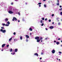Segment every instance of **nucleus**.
Segmentation results:
<instances>
[{
    "instance_id": "nucleus-1",
    "label": "nucleus",
    "mask_w": 62,
    "mask_h": 62,
    "mask_svg": "<svg viewBox=\"0 0 62 62\" xmlns=\"http://www.w3.org/2000/svg\"><path fill=\"white\" fill-rule=\"evenodd\" d=\"M0 31L1 32H2L3 33H5L6 32V30H3L2 29H1Z\"/></svg>"
},
{
    "instance_id": "nucleus-2",
    "label": "nucleus",
    "mask_w": 62,
    "mask_h": 62,
    "mask_svg": "<svg viewBox=\"0 0 62 62\" xmlns=\"http://www.w3.org/2000/svg\"><path fill=\"white\" fill-rule=\"evenodd\" d=\"M17 21V18H16L15 17H13V19H12V21Z\"/></svg>"
},
{
    "instance_id": "nucleus-3",
    "label": "nucleus",
    "mask_w": 62,
    "mask_h": 62,
    "mask_svg": "<svg viewBox=\"0 0 62 62\" xmlns=\"http://www.w3.org/2000/svg\"><path fill=\"white\" fill-rule=\"evenodd\" d=\"M39 39V37L38 36L37 37H36L35 38V39H37V40L38 39Z\"/></svg>"
},
{
    "instance_id": "nucleus-4",
    "label": "nucleus",
    "mask_w": 62,
    "mask_h": 62,
    "mask_svg": "<svg viewBox=\"0 0 62 62\" xmlns=\"http://www.w3.org/2000/svg\"><path fill=\"white\" fill-rule=\"evenodd\" d=\"M9 13L10 14H12L13 13V12L12 11H9Z\"/></svg>"
},
{
    "instance_id": "nucleus-5",
    "label": "nucleus",
    "mask_w": 62,
    "mask_h": 62,
    "mask_svg": "<svg viewBox=\"0 0 62 62\" xmlns=\"http://www.w3.org/2000/svg\"><path fill=\"white\" fill-rule=\"evenodd\" d=\"M34 55H36L37 56H39V54L37 53H35L34 54Z\"/></svg>"
},
{
    "instance_id": "nucleus-6",
    "label": "nucleus",
    "mask_w": 62,
    "mask_h": 62,
    "mask_svg": "<svg viewBox=\"0 0 62 62\" xmlns=\"http://www.w3.org/2000/svg\"><path fill=\"white\" fill-rule=\"evenodd\" d=\"M52 52V54H54V53H55V50H53Z\"/></svg>"
},
{
    "instance_id": "nucleus-7",
    "label": "nucleus",
    "mask_w": 62,
    "mask_h": 62,
    "mask_svg": "<svg viewBox=\"0 0 62 62\" xmlns=\"http://www.w3.org/2000/svg\"><path fill=\"white\" fill-rule=\"evenodd\" d=\"M26 36V38H27V39H28L29 38V36H28V35H26V36Z\"/></svg>"
},
{
    "instance_id": "nucleus-8",
    "label": "nucleus",
    "mask_w": 62,
    "mask_h": 62,
    "mask_svg": "<svg viewBox=\"0 0 62 62\" xmlns=\"http://www.w3.org/2000/svg\"><path fill=\"white\" fill-rule=\"evenodd\" d=\"M49 28L50 29H53V28H54V26H51L49 27Z\"/></svg>"
},
{
    "instance_id": "nucleus-9",
    "label": "nucleus",
    "mask_w": 62,
    "mask_h": 62,
    "mask_svg": "<svg viewBox=\"0 0 62 62\" xmlns=\"http://www.w3.org/2000/svg\"><path fill=\"white\" fill-rule=\"evenodd\" d=\"M18 51V49H15V52H17Z\"/></svg>"
},
{
    "instance_id": "nucleus-10",
    "label": "nucleus",
    "mask_w": 62,
    "mask_h": 62,
    "mask_svg": "<svg viewBox=\"0 0 62 62\" xmlns=\"http://www.w3.org/2000/svg\"><path fill=\"white\" fill-rule=\"evenodd\" d=\"M5 21L6 22H7V21H8V18H6L5 19Z\"/></svg>"
},
{
    "instance_id": "nucleus-11",
    "label": "nucleus",
    "mask_w": 62,
    "mask_h": 62,
    "mask_svg": "<svg viewBox=\"0 0 62 62\" xmlns=\"http://www.w3.org/2000/svg\"><path fill=\"white\" fill-rule=\"evenodd\" d=\"M5 46V44H3L2 45V47H4Z\"/></svg>"
},
{
    "instance_id": "nucleus-12",
    "label": "nucleus",
    "mask_w": 62,
    "mask_h": 62,
    "mask_svg": "<svg viewBox=\"0 0 62 62\" xmlns=\"http://www.w3.org/2000/svg\"><path fill=\"white\" fill-rule=\"evenodd\" d=\"M59 43H60L59 42H56V44L57 45H58V44H59Z\"/></svg>"
},
{
    "instance_id": "nucleus-13",
    "label": "nucleus",
    "mask_w": 62,
    "mask_h": 62,
    "mask_svg": "<svg viewBox=\"0 0 62 62\" xmlns=\"http://www.w3.org/2000/svg\"><path fill=\"white\" fill-rule=\"evenodd\" d=\"M39 41H40V39H38L37 40V42H39Z\"/></svg>"
},
{
    "instance_id": "nucleus-14",
    "label": "nucleus",
    "mask_w": 62,
    "mask_h": 62,
    "mask_svg": "<svg viewBox=\"0 0 62 62\" xmlns=\"http://www.w3.org/2000/svg\"><path fill=\"white\" fill-rule=\"evenodd\" d=\"M11 40H12V38H10V39H9V41H11Z\"/></svg>"
},
{
    "instance_id": "nucleus-15",
    "label": "nucleus",
    "mask_w": 62,
    "mask_h": 62,
    "mask_svg": "<svg viewBox=\"0 0 62 62\" xmlns=\"http://www.w3.org/2000/svg\"><path fill=\"white\" fill-rule=\"evenodd\" d=\"M29 30H30V31H32V29L31 28H29Z\"/></svg>"
},
{
    "instance_id": "nucleus-16",
    "label": "nucleus",
    "mask_w": 62,
    "mask_h": 62,
    "mask_svg": "<svg viewBox=\"0 0 62 62\" xmlns=\"http://www.w3.org/2000/svg\"><path fill=\"white\" fill-rule=\"evenodd\" d=\"M7 23L8 24H10V22H9L8 21L7 22Z\"/></svg>"
},
{
    "instance_id": "nucleus-17",
    "label": "nucleus",
    "mask_w": 62,
    "mask_h": 62,
    "mask_svg": "<svg viewBox=\"0 0 62 62\" xmlns=\"http://www.w3.org/2000/svg\"><path fill=\"white\" fill-rule=\"evenodd\" d=\"M5 25L6 26H9V25L8 24H6Z\"/></svg>"
},
{
    "instance_id": "nucleus-18",
    "label": "nucleus",
    "mask_w": 62,
    "mask_h": 62,
    "mask_svg": "<svg viewBox=\"0 0 62 62\" xmlns=\"http://www.w3.org/2000/svg\"><path fill=\"white\" fill-rule=\"evenodd\" d=\"M10 52H12V48H11L10 50Z\"/></svg>"
},
{
    "instance_id": "nucleus-19",
    "label": "nucleus",
    "mask_w": 62,
    "mask_h": 62,
    "mask_svg": "<svg viewBox=\"0 0 62 62\" xmlns=\"http://www.w3.org/2000/svg\"><path fill=\"white\" fill-rule=\"evenodd\" d=\"M2 25H3V26H4V25H5V23H2Z\"/></svg>"
},
{
    "instance_id": "nucleus-20",
    "label": "nucleus",
    "mask_w": 62,
    "mask_h": 62,
    "mask_svg": "<svg viewBox=\"0 0 62 62\" xmlns=\"http://www.w3.org/2000/svg\"><path fill=\"white\" fill-rule=\"evenodd\" d=\"M20 39L22 40L23 39V37H22V36H21L20 37Z\"/></svg>"
},
{
    "instance_id": "nucleus-21",
    "label": "nucleus",
    "mask_w": 62,
    "mask_h": 62,
    "mask_svg": "<svg viewBox=\"0 0 62 62\" xmlns=\"http://www.w3.org/2000/svg\"><path fill=\"white\" fill-rule=\"evenodd\" d=\"M42 39V37H40V39H39L40 40H42V39Z\"/></svg>"
},
{
    "instance_id": "nucleus-22",
    "label": "nucleus",
    "mask_w": 62,
    "mask_h": 62,
    "mask_svg": "<svg viewBox=\"0 0 62 62\" xmlns=\"http://www.w3.org/2000/svg\"><path fill=\"white\" fill-rule=\"evenodd\" d=\"M40 22L41 23H42V20H41L40 21Z\"/></svg>"
},
{
    "instance_id": "nucleus-23",
    "label": "nucleus",
    "mask_w": 62,
    "mask_h": 62,
    "mask_svg": "<svg viewBox=\"0 0 62 62\" xmlns=\"http://www.w3.org/2000/svg\"><path fill=\"white\" fill-rule=\"evenodd\" d=\"M44 6L45 8H46V5L45 4H44Z\"/></svg>"
},
{
    "instance_id": "nucleus-24",
    "label": "nucleus",
    "mask_w": 62,
    "mask_h": 62,
    "mask_svg": "<svg viewBox=\"0 0 62 62\" xmlns=\"http://www.w3.org/2000/svg\"><path fill=\"white\" fill-rule=\"evenodd\" d=\"M41 2L39 3H38L39 5H41Z\"/></svg>"
},
{
    "instance_id": "nucleus-25",
    "label": "nucleus",
    "mask_w": 62,
    "mask_h": 62,
    "mask_svg": "<svg viewBox=\"0 0 62 62\" xmlns=\"http://www.w3.org/2000/svg\"><path fill=\"white\" fill-rule=\"evenodd\" d=\"M22 21H24V18H23L22 19Z\"/></svg>"
},
{
    "instance_id": "nucleus-26",
    "label": "nucleus",
    "mask_w": 62,
    "mask_h": 62,
    "mask_svg": "<svg viewBox=\"0 0 62 62\" xmlns=\"http://www.w3.org/2000/svg\"><path fill=\"white\" fill-rule=\"evenodd\" d=\"M57 5L58 6H59V3H58L57 4Z\"/></svg>"
},
{
    "instance_id": "nucleus-27",
    "label": "nucleus",
    "mask_w": 62,
    "mask_h": 62,
    "mask_svg": "<svg viewBox=\"0 0 62 62\" xmlns=\"http://www.w3.org/2000/svg\"><path fill=\"white\" fill-rule=\"evenodd\" d=\"M1 29H4V27H1Z\"/></svg>"
},
{
    "instance_id": "nucleus-28",
    "label": "nucleus",
    "mask_w": 62,
    "mask_h": 62,
    "mask_svg": "<svg viewBox=\"0 0 62 62\" xmlns=\"http://www.w3.org/2000/svg\"><path fill=\"white\" fill-rule=\"evenodd\" d=\"M49 22H51V20L50 19L48 20Z\"/></svg>"
},
{
    "instance_id": "nucleus-29",
    "label": "nucleus",
    "mask_w": 62,
    "mask_h": 62,
    "mask_svg": "<svg viewBox=\"0 0 62 62\" xmlns=\"http://www.w3.org/2000/svg\"><path fill=\"white\" fill-rule=\"evenodd\" d=\"M44 24L43 23H42L41 24V26H43Z\"/></svg>"
},
{
    "instance_id": "nucleus-30",
    "label": "nucleus",
    "mask_w": 62,
    "mask_h": 62,
    "mask_svg": "<svg viewBox=\"0 0 62 62\" xmlns=\"http://www.w3.org/2000/svg\"><path fill=\"white\" fill-rule=\"evenodd\" d=\"M48 37H47V38H46L45 39V40H47V39H48Z\"/></svg>"
},
{
    "instance_id": "nucleus-31",
    "label": "nucleus",
    "mask_w": 62,
    "mask_h": 62,
    "mask_svg": "<svg viewBox=\"0 0 62 62\" xmlns=\"http://www.w3.org/2000/svg\"><path fill=\"white\" fill-rule=\"evenodd\" d=\"M62 10V8L59 9L60 10Z\"/></svg>"
},
{
    "instance_id": "nucleus-32",
    "label": "nucleus",
    "mask_w": 62,
    "mask_h": 62,
    "mask_svg": "<svg viewBox=\"0 0 62 62\" xmlns=\"http://www.w3.org/2000/svg\"><path fill=\"white\" fill-rule=\"evenodd\" d=\"M6 46H7V47H8L9 46V45H7Z\"/></svg>"
},
{
    "instance_id": "nucleus-33",
    "label": "nucleus",
    "mask_w": 62,
    "mask_h": 62,
    "mask_svg": "<svg viewBox=\"0 0 62 62\" xmlns=\"http://www.w3.org/2000/svg\"><path fill=\"white\" fill-rule=\"evenodd\" d=\"M60 14L61 15H62V12H60Z\"/></svg>"
},
{
    "instance_id": "nucleus-34",
    "label": "nucleus",
    "mask_w": 62,
    "mask_h": 62,
    "mask_svg": "<svg viewBox=\"0 0 62 62\" xmlns=\"http://www.w3.org/2000/svg\"><path fill=\"white\" fill-rule=\"evenodd\" d=\"M14 54H15V53L14 52V53H12L13 55H14Z\"/></svg>"
},
{
    "instance_id": "nucleus-35",
    "label": "nucleus",
    "mask_w": 62,
    "mask_h": 62,
    "mask_svg": "<svg viewBox=\"0 0 62 62\" xmlns=\"http://www.w3.org/2000/svg\"><path fill=\"white\" fill-rule=\"evenodd\" d=\"M58 25H60V22H59L58 23Z\"/></svg>"
},
{
    "instance_id": "nucleus-36",
    "label": "nucleus",
    "mask_w": 62,
    "mask_h": 62,
    "mask_svg": "<svg viewBox=\"0 0 62 62\" xmlns=\"http://www.w3.org/2000/svg\"><path fill=\"white\" fill-rule=\"evenodd\" d=\"M18 14L19 15H21V14H20V13H19V12H18Z\"/></svg>"
},
{
    "instance_id": "nucleus-37",
    "label": "nucleus",
    "mask_w": 62,
    "mask_h": 62,
    "mask_svg": "<svg viewBox=\"0 0 62 62\" xmlns=\"http://www.w3.org/2000/svg\"><path fill=\"white\" fill-rule=\"evenodd\" d=\"M41 55H42V54H43V53L41 52Z\"/></svg>"
},
{
    "instance_id": "nucleus-38",
    "label": "nucleus",
    "mask_w": 62,
    "mask_h": 62,
    "mask_svg": "<svg viewBox=\"0 0 62 62\" xmlns=\"http://www.w3.org/2000/svg\"><path fill=\"white\" fill-rule=\"evenodd\" d=\"M42 20H44V18H42Z\"/></svg>"
},
{
    "instance_id": "nucleus-39",
    "label": "nucleus",
    "mask_w": 62,
    "mask_h": 62,
    "mask_svg": "<svg viewBox=\"0 0 62 62\" xmlns=\"http://www.w3.org/2000/svg\"><path fill=\"white\" fill-rule=\"evenodd\" d=\"M28 40L27 39H26V42H28Z\"/></svg>"
},
{
    "instance_id": "nucleus-40",
    "label": "nucleus",
    "mask_w": 62,
    "mask_h": 62,
    "mask_svg": "<svg viewBox=\"0 0 62 62\" xmlns=\"http://www.w3.org/2000/svg\"><path fill=\"white\" fill-rule=\"evenodd\" d=\"M14 35H16V33L14 32Z\"/></svg>"
},
{
    "instance_id": "nucleus-41",
    "label": "nucleus",
    "mask_w": 62,
    "mask_h": 62,
    "mask_svg": "<svg viewBox=\"0 0 62 62\" xmlns=\"http://www.w3.org/2000/svg\"><path fill=\"white\" fill-rule=\"evenodd\" d=\"M52 17H53V16H54V14H52Z\"/></svg>"
},
{
    "instance_id": "nucleus-42",
    "label": "nucleus",
    "mask_w": 62,
    "mask_h": 62,
    "mask_svg": "<svg viewBox=\"0 0 62 62\" xmlns=\"http://www.w3.org/2000/svg\"><path fill=\"white\" fill-rule=\"evenodd\" d=\"M57 20H58L59 19V18L58 17L57 18Z\"/></svg>"
},
{
    "instance_id": "nucleus-43",
    "label": "nucleus",
    "mask_w": 62,
    "mask_h": 62,
    "mask_svg": "<svg viewBox=\"0 0 62 62\" xmlns=\"http://www.w3.org/2000/svg\"><path fill=\"white\" fill-rule=\"evenodd\" d=\"M45 20V21H47V18H46Z\"/></svg>"
},
{
    "instance_id": "nucleus-44",
    "label": "nucleus",
    "mask_w": 62,
    "mask_h": 62,
    "mask_svg": "<svg viewBox=\"0 0 62 62\" xmlns=\"http://www.w3.org/2000/svg\"><path fill=\"white\" fill-rule=\"evenodd\" d=\"M60 40V38H58V40Z\"/></svg>"
},
{
    "instance_id": "nucleus-45",
    "label": "nucleus",
    "mask_w": 62,
    "mask_h": 62,
    "mask_svg": "<svg viewBox=\"0 0 62 62\" xmlns=\"http://www.w3.org/2000/svg\"><path fill=\"white\" fill-rule=\"evenodd\" d=\"M13 2H12L11 3V5H13Z\"/></svg>"
},
{
    "instance_id": "nucleus-46",
    "label": "nucleus",
    "mask_w": 62,
    "mask_h": 62,
    "mask_svg": "<svg viewBox=\"0 0 62 62\" xmlns=\"http://www.w3.org/2000/svg\"><path fill=\"white\" fill-rule=\"evenodd\" d=\"M59 53L60 54H61V52H59Z\"/></svg>"
},
{
    "instance_id": "nucleus-47",
    "label": "nucleus",
    "mask_w": 62,
    "mask_h": 62,
    "mask_svg": "<svg viewBox=\"0 0 62 62\" xmlns=\"http://www.w3.org/2000/svg\"><path fill=\"white\" fill-rule=\"evenodd\" d=\"M57 2H58V3H59V0H57Z\"/></svg>"
},
{
    "instance_id": "nucleus-48",
    "label": "nucleus",
    "mask_w": 62,
    "mask_h": 62,
    "mask_svg": "<svg viewBox=\"0 0 62 62\" xmlns=\"http://www.w3.org/2000/svg\"><path fill=\"white\" fill-rule=\"evenodd\" d=\"M46 30H48V29H47L46 28Z\"/></svg>"
},
{
    "instance_id": "nucleus-49",
    "label": "nucleus",
    "mask_w": 62,
    "mask_h": 62,
    "mask_svg": "<svg viewBox=\"0 0 62 62\" xmlns=\"http://www.w3.org/2000/svg\"><path fill=\"white\" fill-rule=\"evenodd\" d=\"M43 1L44 2H45V1H46V0H43Z\"/></svg>"
},
{
    "instance_id": "nucleus-50",
    "label": "nucleus",
    "mask_w": 62,
    "mask_h": 62,
    "mask_svg": "<svg viewBox=\"0 0 62 62\" xmlns=\"http://www.w3.org/2000/svg\"><path fill=\"white\" fill-rule=\"evenodd\" d=\"M39 7H41V5H39Z\"/></svg>"
},
{
    "instance_id": "nucleus-51",
    "label": "nucleus",
    "mask_w": 62,
    "mask_h": 62,
    "mask_svg": "<svg viewBox=\"0 0 62 62\" xmlns=\"http://www.w3.org/2000/svg\"><path fill=\"white\" fill-rule=\"evenodd\" d=\"M60 8H61L62 7L61 6H60Z\"/></svg>"
},
{
    "instance_id": "nucleus-52",
    "label": "nucleus",
    "mask_w": 62,
    "mask_h": 62,
    "mask_svg": "<svg viewBox=\"0 0 62 62\" xmlns=\"http://www.w3.org/2000/svg\"><path fill=\"white\" fill-rule=\"evenodd\" d=\"M40 59H42V58H40Z\"/></svg>"
},
{
    "instance_id": "nucleus-53",
    "label": "nucleus",
    "mask_w": 62,
    "mask_h": 62,
    "mask_svg": "<svg viewBox=\"0 0 62 62\" xmlns=\"http://www.w3.org/2000/svg\"><path fill=\"white\" fill-rule=\"evenodd\" d=\"M25 4H26V5H27V3L26 2L25 3Z\"/></svg>"
},
{
    "instance_id": "nucleus-54",
    "label": "nucleus",
    "mask_w": 62,
    "mask_h": 62,
    "mask_svg": "<svg viewBox=\"0 0 62 62\" xmlns=\"http://www.w3.org/2000/svg\"><path fill=\"white\" fill-rule=\"evenodd\" d=\"M54 42H55H55H56V41L55 40L54 41Z\"/></svg>"
},
{
    "instance_id": "nucleus-55",
    "label": "nucleus",
    "mask_w": 62,
    "mask_h": 62,
    "mask_svg": "<svg viewBox=\"0 0 62 62\" xmlns=\"http://www.w3.org/2000/svg\"><path fill=\"white\" fill-rule=\"evenodd\" d=\"M20 22V20H18V22Z\"/></svg>"
},
{
    "instance_id": "nucleus-56",
    "label": "nucleus",
    "mask_w": 62,
    "mask_h": 62,
    "mask_svg": "<svg viewBox=\"0 0 62 62\" xmlns=\"http://www.w3.org/2000/svg\"><path fill=\"white\" fill-rule=\"evenodd\" d=\"M52 24H54V22H53L52 23Z\"/></svg>"
},
{
    "instance_id": "nucleus-57",
    "label": "nucleus",
    "mask_w": 62,
    "mask_h": 62,
    "mask_svg": "<svg viewBox=\"0 0 62 62\" xmlns=\"http://www.w3.org/2000/svg\"><path fill=\"white\" fill-rule=\"evenodd\" d=\"M3 50H3V49H2L1 50L2 51H3Z\"/></svg>"
},
{
    "instance_id": "nucleus-58",
    "label": "nucleus",
    "mask_w": 62,
    "mask_h": 62,
    "mask_svg": "<svg viewBox=\"0 0 62 62\" xmlns=\"http://www.w3.org/2000/svg\"><path fill=\"white\" fill-rule=\"evenodd\" d=\"M42 41H43L42 40H41V42H42Z\"/></svg>"
},
{
    "instance_id": "nucleus-59",
    "label": "nucleus",
    "mask_w": 62,
    "mask_h": 62,
    "mask_svg": "<svg viewBox=\"0 0 62 62\" xmlns=\"http://www.w3.org/2000/svg\"><path fill=\"white\" fill-rule=\"evenodd\" d=\"M59 61H60V59H59Z\"/></svg>"
},
{
    "instance_id": "nucleus-60",
    "label": "nucleus",
    "mask_w": 62,
    "mask_h": 62,
    "mask_svg": "<svg viewBox=\"0 0 62 62\" xmlns=\"http://www.w3.org/2000/svg\"><path fill=\"white\" fill-rule=\"evenodd\" d=\"M31 34H32V33H30V35H31Z\"/></svg>"
},
{
    "instance_id": "nucleus-61",
    "label": "nucleus",
    "mask_w": 62,
    "mask_h": 62,
    "mask_svg": "<svg viewBox=\"0 0 62 62\" xmlns=\"http://www.w3.org/2000/svg\"><path fill=\"white\" fill-rule=\"evenodd\" d=\"M61 47H62V45H61Z\"/></svg>"
},
{
    "instance_id": "nucleus-62",
    "label": "nucleus",
    "mask_w": 62,
    "mask_h": 62,
    "mask_svg": "<svg viewBox=\"0 0 62 62\" xmlns=\"http://www.w3.org/2000/svg\"><path fill=\"white\" fill-rule=\"evenodd\" d=\"M61 42H62V40H61Z\"/></svg>"
},
{
    "instance_id": "nucleus-63",
    "label": "nucleus",
    "mask_w": 62,
    "mask_h": 62,
    "mask_svg": "<svg viewBox=\"0 0 62 62\" xmlns=\"http://www.w3.org/2000/svg\"><path fill=\"white\" fill-rule=\"evenodd\" d=\"M57 21H58V22H59V20H58Z\"/></svg>"
},
{
    "instance_id": "nucleus-64",
    "label": "nucleus",
    "mask_w": 62,
    "mask_h": 62,
    "mask_svg": "<svg viewBox=\"0 0 62 62\" xmlns=\"http://www.w3.org/2000/svg\"><path fill=\"white\" fill-rule=\"evenodd\" d=\"M61 21H62V19H61Z\"/></svg>"
}]
</instances>
